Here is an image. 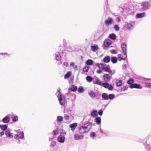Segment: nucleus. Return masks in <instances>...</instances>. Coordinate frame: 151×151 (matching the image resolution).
<instances>
[{"instance_id":"4468645a","label":"nucleus","mask_w":151,"mask_h":151,"mask_svg":"<svg viewBox=\"0 0 151 151\" xmlns=\"http://www.w3.org/2000/svg\"><path fill=\"white\" fill-rule=\"evenodd\" d=\"M145 16V12H143L137 14L135 17L137 18H141L144 17Z\"/></svg>"},{"instance_id":"6ab92c4d","label":"nucleus","mask_w":151,"mask_h":151,"mask_svg":"<svg viewBox=\"0 0 151 151\" xmlns=\"http://www.w3.org/2000/svg\"><path fill=\"white\" fill-rule=\"evenodd\" d=\"M111 41L109 40H108L104 42V47H107L111 44Z\"/></svg>"},{"instance_id":"49530a36","label":"nucleus","mask_w":151,"mask_h":151,"mask_svg":"<svg viewBox=\"0 0 151 151\" xmlns=\"http://www.w3.org/2000/svg\"><path fill=\"white\" fill-rule=\"evenodd\" d=\"M54 135H56L58 133V129H56L53 131Z\"/></svg>"},{"instance_id":"774afa93","label":"nucleus","mask_w":151,"mask_h":151,"mask_svg":"<svg viewBox=\"0 0 151 151\" xmlns=\"http://www.w3.org/2000/svg\"><path fill=\"white\" fill-rule=\"evenodd\" d=\"M126 62H127V63L128 62V60H127V59H126Z\"/></svg>"},{"instance_id":"2f4dec72","label":"nucleus","mask_w":151,"mask_h":151,"mask_svg":"<svg viewBox=\"0 0 151 151\" xmlns=\"http://www.w3.org/2000/svg\"><path fill=\"white\" fill-rule=\"evenodd\" d=\"M71 75V72H68L65 76L64 78L66 79L68 78Z\"/></svg>"},{"instance_id":"79ce46f5","label":"nucleus","mask_w":151,"mask_h":151,"mask_svg":"<svg viewBox=\"0 0 151 151\" xmlns=\"http://www.w3.org/2000/svg\"><path fill=\"white\" fill-rule=\"evenodd\" d=\"M84 91L83 88H79L78 89V91L79 93H82Z\"/></svg>"},{"instance_id":"4be33fe9","label":"nucleus","mask_w":151,"mask_h":151,"mask_svg":"<svg viewBox=\"0 0 151 151\" xmlns=\"http://www.w3.org/2000/svg\"><path fill=\"white\" fill-rule=\"evenodd\" d=\"M83 135H79L76 134L74 135V137L76 140H79L82 139L83 138Z\"/></svg>"},{"instance_id":"a878e982","label":"nucleus","mask_w":151,"mask_h":151,"mask_svg":"<svg viewBox=\"0 0 151 151\" xmlns=\"http://www.w3.org/2000/svg\"><path fill=\"white\" fill-rule=\"evenodd\" d=\"M91 115L93 117H95L98 116L97 111L96 110L93 111L91 113Z\"/></svg>"},{"instance_id":"de8ad7c7","label":"nucleus","mask_w":151,"mask_h":151,"mask_svg":"<svg viewBox=\"0 0 151 151\" xmlns=\"http://www.w3.org/2000/svg\"><path fill=\"white\" fill-rule=\"evenodd\" d=\"M95 135L96 134L94 132H92L90 134V136L93 138H94Z\"/></svg>"},{"instance_id":"aec40b11","label":"nucleus","mask_w":151,"mask_h":151,"mask_svg":"<svg viewBox=\"0 0 151 151\" xmlns=\"http://www.w3.org/2000/svg\"><path fill=\"white\" fill-rule=\"evenodd\" d=\"M116 85L118 87L121 86L122 84V81L121 80L116 79Z\"/></svg>"},{"instance_id":"f8f14e48","label":"nucleus","mask_w":151,"mask_h":151,"mask_svg":"<svg viewBox=\"0 0 151 151\" xmlns=\"http://www.w3.org/2000/svg\"><path fill=\"white\" fill-rule=\"evenodd\" d=\"M5 135L6 137L9 138H12L13 137L12 134L11 133L10 131L9 130H7L5 131Z\"/></svg>"},{"instance_id":"052dcab7","label":"nucleus","mask_w":151,"mask_h":151,"mask_svg":"<svg viewBox=\"0 0 151 151\" xmlns=\"http://www.w3.org/2000/svg\"><path fill=\"white\" fill-rule=\"evenodd\" d=\"M127 67V65L126 64L123 65L122 66V68H126Z\"/></svg>"},{"instance_id":"6e6552de","label":"nucleus","mask_w":151,"mask_h":151,"mask_svg":"<svg viewBox=\"0 0 151 151\" xmlns=\"http://www.w3.org/2000/svg\"><path fill=\"white\" fill-rule=\"evenodd\" d=\"M63 53V52H56L55 54V59L58 61H60L61 59V54Z\"/></svg>"},{"instance_id":"680f3d73","label":"nucleus","mask_w":151,"mask_h":151,"mask_svg":"<svg viewBox=\"0 0 151 151\" xmlns=\"http://www.w3.org/2000/svg\"><path fill=\"white\" fill-rule=\"evenodd\" d=\"M99 132L103 134L104 133L103 131V130L101 129V128L99 129Z\"/></svg>"},{"instance_id":"ddd939ff","label":"nucleus","mask_w":151,"mask_h":151,"mask_svg":"<svg viewBox=\"0 0 151 151\" xmlns=\"http://www.w3.org/2000/svg\"><path fill=\"white\" fill-rule=\"evenodd\" d=\"M65 138L64 137L62 136V135H60L58 137V142L63 143L65 141Z\"/></svg>"},{"instance_id":"e433bc0d","label":"nucleus","mask_w":151,"mask_h":151,"mask_svg":"<svg viewBox=\"0 0 151 151\" xmlns=\"http://www.w3.org/2000/svg\"><path fill=\"white\" fill-rule=\"evenodd\" d=\"M63 120V117L61 116H58L57 117V120L58 122H61Z\"/></svg>"},{"instance_id":"c9c22d12","label":"nucleus","mask_w":151,"mask_h":151,"mask_svg":"<svg viewBox=\"0 0 151 151\" xmlns=\"http://www.w3.org/2000/svg\"><path fill=\"white\" fill-rule=\"evenodd\" d=\"M89 69V67L88 66H86L83 68V71L86 72H87Z\"/></svg>"},{"instance_id":"69168bd1","label":"nucleus","mask_w":151,"mask_h":151,"mask_svg":"<svg viewBox=\"0 0 151 151\" xmlns=\"http://www.w3.org/2000/svg\"><path fill=\"white\" fill-rule=\"evenodd\" d=\"M77 68V66L76 65H75V67H74V68L75 69H76Z\"/></svg>"},{"instance_id":"f704fd0d","label":"nucleus","mask_w":151,"mask_h":151,"mask_svg":"<svg viewBox=\"0 0 151 151\" xmlns=\"http://www.w3.org/2000/svg\"><path fill=\"white\" fill-rule=\"evenodd\" d=\"M118 60L119 61H121V60H126V59L123 58L121 54H118Z\"/></svg>"},{"instance_id":"20e7f679","label":"nucleus","mask_w":151,"mask_h":151,"mask_svg":"<svg viewBox=\"0 0 151 151\" xmlns=\"http://www.w3.org/2000/svg\"><path fill=\"white\" fill-rule=\"evenodd\" d=\"M127 45L125 43H123L121 45V47L124 55H125L126 58H127Z\"/></svg>"},{"instance_id":"423d86ee","label":"nucleus","mask_w":151,"mask_h":151,"mask_svg":"<svg viewBox=\"0 0 151 151\" xmlns=\"http://www.w3.org/2000/svg\"><path fill=\"white\" fill-rule=\"evenodd\" d=\"M105 71L106 72H108L111 75H112L115 73V71L114 70H112L109 65H107L105 67L104 69Z\"/></svg>"},{"instance_id":"4c0bfd02","label":"nucleus","mask_w":151,"mask_h":151,"mask_svg":"<svg viewBox=\"0 0 151 151\" xmlns=\"http://www.w3.org/2000/svg\"><path fill=\"white\" fill-rule=\"evenodd\" d=\"M12 121L13 122H16L18 121V117L17 116H14L12 118Z\"/></svg>"},{"instance_id":"338daca9","label":"nucleus","mask_w":151,"mask_h":151,"mask_svg":"<svg viewBox=\"0 0 151 151\" xmlns=\"http://www.w3.org/2000/svg\"><path fill=\"white\" fill-rule=\"evenodd\" d=\"M63 133L64 134H66V132H63Z\"/></svg>"},{"instance_id":"f257e3e1","label":"nucleus","mask_w":151,"mask_h":151,"mask_svg":"<svg viewBox=\"0 0 151 151\" xmlns=\"http://www.w3.org/2000/svg\"><path fill=\"white\" fill-rule=\"evenodd\" d=\"M91 123L88 122L83 125L79 128L78 132L80 134H83L89 131L91 128Z\"/></svg>"},{"instance_id":"b1692460","label":"nucleus","mask_w":151,"mask_h":151,"mask_svg":"<svg viewBox=\"0 0 151 151\" xmlns=\"http://www.w3.org/2000/svg\"><path fill=\"white\" fill-rule=\"evenodd\" d=\"M102 97L103 99L105 100H108V95L106 93H103L102 94Z\"/></svg>"},{"instance_id":"7c9ffc66","label":"nucleus","mask_w":151,"mask_h":151,"mask_svg":"<svg viewBox=\"0 0 151 151\" xmlns=\"http://www.w3.org/2000/svg\"><path fill=\"white\" fill-rule=\"evenodd\" d=\"M93 63V61L91 59H89L87 61L86 64L87 65H92Z\"/></svg>"},{"instance_id":"412c9836","label":"nucleus","mask_w":151,"mask_h":151,"mask_svg":"<svg viewBox=\"0 0 151 151\" xmlns=\"http://www.w3.org/2000/svg\"><path fill=\"white\" fill-rule=\"evenodd\" d=\"M110 60V57L109 56H106L103 59V61L105 63H108L109 62Z\"/></svg>"},{"instance_id":"393cba45","label":"nucleus","mask_w":151,"mask_h":151,"mask_svg":"<svg viewBox=\"0 0 151 151\" xmlns=\"http://www.w3.org/2000/svg\"><path fill=\"white\" fill-rule=\"evenodd\" d=\"M89 96L92 98H95L96 96V95L95 93L92 91H90L89 93H88Z\"/></svg>"},{"instance_id":"603ef678","label":"nucleus","mask_w":151,"mask_h":151,"mask_svg":"<svg viewBox=\"0 0 151 151\" xmlns=\"http://www.w3.org/2000/svg\"><path fill=\"white\" fill-rule=\"evenodd\" d=\"M56 144V142L55 141L52 142L51 143V146H54Z\"/></svg>"},{"instance_id":"864d4df0","label":"nucleus","mask_w":151,"mask_h":151,"mask_svg":"<svg viewBox=\"0 0 151 151\" xmlns=\"http://www.w3.org/2000/svg\"><path fill=\"white\" fill-rule=\"evenodd\" d=\"M126 89V87L125 86H124L121 88V91H125Z\"/></svg>"},{"instance_id":"cd10ccee","label":"nucleus","mask_w":151,"mask_h":151,"mask_svg":"<svg viewBox=\"0 0 151 151\" xmlns=\"http://www.w3.org/2000/svg\"><path fill=\"white\" fill-rule=\"evenodd\" d=\"M109 37L111 40H115L116 38V35L112 33L109 35Z\"/></svg>"},{"instance_id":"6e6d98bb","label":"nucleus","mask_w":151,"mask_h":151,"mask_svg":"<svg viewBox=\"0 0 151 151\" xmlns=\"http://www.w3.org/2000/svg\"><path fill=\"white\" fill-rule=\"evenodd\" d=\"M146 85L148 87H151V83H147L146 84Z\"/></svg>"},{"instance_id":"9b49d317","label":"nucleus","mask_w":151,"mask_h":151,"mask_svg":"<svg viewBox=\"0 0 151 151\" xmlns=\"http://www.w3.org/2000/svg\"><path fill=\"white\" fill-rule=\"evenodd\" d=\"M129 88H135L138 89H142V87L140 85L135 83L129 86Z\"/></svg>"},{"instance_id":"a19ab883","label":"nucleus","mask_w":151,"mask_h":151,"mask_svg":"<svg viewBox=\"0 0 151 151\" xmlns=\"http://www.w3.org/2000/svg\"><path fill=\"white\" fill-rule=\"evenodd\" d=\"M127 83L128 84L131 85L133 83V80L132 79H131L127 81Z\"/></svg>"},{"instance_id":"0e129e2a","label":"nucleus","mask_w":151,"mask_h":151,"mask_svg":"<svg viewBox=\"0 0 151 151\" xmlns=\"http://www.w3.org/2000/svg\"><path fill=\"white\" fill-rule=\"evenodd\" d=\"M102 65L104 66V67H106V66H105L106 64L105 63H102Z\"/></svg>"},{"instance_id":"bb28decb","label":"nucleus","mask_w":151,"mask_h":151,"mask_svg":"<svg viewBox=\"0 0 151 151\" xmlns=\"http://www.w3.org/2000/svg\"><path fill=\"white\" fill-rule=\"evenodd\" d=\"M111 61L113 63H115L117 62V58L116 57H113L111 58Z\"/></svg>"},{"instance_id":"2eb2a0df","label":"nucleus","mask_w":151,"mask_h":151,"mask_svg":"<svg viewBox=\"0 0 151 151\" xmlns=\"http://www.w3.org/2000/svg\"><path fill=\"white\" fill-rule=\"evenodd\" d=\"M133 25L132 24L130 23H126L125 25V27L127 29H131L133 28Z\"/></svg>"},{"instance_id":"9d476101","label":"nucleus","mask_w":151,"mask_h":151,"mask_svg":"<svg viewBox=\"0 0 151 151\" xmlns=\"http://www.w3.org/2000/svg\"><path fill=\"white\" fill-rule=\"evenodd\" d=\"M103 78L105 82H108L110 80V75L108 74H105L103 75Z\"/></svg>"},{"instance_id":"a18cd8bd","label":"nucleus","mask_w":151,"mask_h":151,"mask_svg":"<svg viewBox=\"0 0 151 151\" xmlns=\"http://www.w3.org/2000/svg\"><path fill=\"white\" fill-rule=\"evenodd\" d=\"M110 52L112 54H115L117 53V51L114 50H111L110 51Z\"/></svg>"},{"instance_id":"c85d7f7f","label":"nucleus","mask_w":151,"mask_h":151,"mask_svg":"<svg viewBox=\"0 0 151 151\" xmlns=\"http://www.w3.org/2000/svg\"><path fill=\"white\" fill-rule=\"evenodd\" d=\"M91 48L93 51L95 52L98 49V47L97 45H95L92 46Z\"/></svg>"},{"instance_id":"58836bf2","label":"nucleus","mask_w":151,"mask_h":151,"mask_svg":"<svg viewBox=\"0 0 151 151\" xmlns=\"http://www.w3.org/2000/svg\"><path fill=\"white\" fill-rule=\"evenodd\" d=\"M96 83L97 84L102 86L103 83H102L101 81H100L99 80H98L96 81Z\"/></svg>"},{"instance_id":"bf43d9fd","label":"nucleus","mask_w":151,"mask_h":151,"mask_svg":"<svg viewBox=\"0 0 151 151\" xmlns=\"http://www.w3.org/2000/svg\"><path fill=\"white\" fill-rule=\"evenodd\" d=\"M100 63H96L95 64V65L96 66L98 67L99 68V66H100Z\"/></svg>"},{"instance_id":"4d7b16f0","label":"nucleus","mask_w":151,"mask_h":151,"mask_svg":"<svg viewBox=\"0 0 151 151\" xmlns=\"http://www.w3.org/2000/svg\"><path fill=\"white\" fill-rule=\"evenodd\" d=\"M4 132H0V136H2V135H4Z\"/></svg>"},{"instance_id":"37998d69","label":"nucleus","mask_w":151,"mask_h":151,"mask_svg":"<svg viewBox=\"0 0 151 151\" xmlns=\"http://www.w3.org/2000/svg\"><path fill=\"white\" fill-rule=\"evenodd\" d=\"M64 118L65 119L67 120H68L69 118V116L68 114H65L64 116Z\"/></svg>"},{"instance_id":"39448f33","label":"nucleus","mask_w":151,"mask_h":151,"mask_svg":"<svg viewBox=\"0 0 151 151\" xmlns=\"http://www.w3.org/2000/svg\"><path fill=\"white\" fill-rule=\"evenodd\" d=\"M105 82L103 83L102 86L108 89L109 90L112 91L113 89V87L111 84H109L108 83Z\"/></svg>"},{"instance_id":"5701e85b","label":"nucleus","mask_w":151,"mask_h":151,"mask_svg":"<svg viewBox=\"0 0 151 151\" xmlns=\"http://www.w3.org/2000/svg\"><path fill=\"white\" fill-rule=\"evenodd\" d=\"M95 122L98 125H100L101 123V119L99 117H97L95 119Z\"/></svg>"},{"instance_id":"c756f323","label":"nucleus","mask_w":151,"mask_h":151,"mask_svg":"<svg viewBox=\"0 0 151 151\" xmlns=\"http://www.w3.org/2000/svg\"><path fill=\"white\" fill-rule=\"evenodd\" d=\"M0 128H1L2 130H5L7 129V127L6 125H0Z\"/></svg>"},{"instance_id":"0eeeda50","label":"nucleus","mask_w":151,"mask_h":151,"mask_svg":"<svg viewBox=\"0 0 151 151\" xmlns=\"http://www.w3.org/2000/svg\"><path fill=\"white\" fill-rule=\"evenodd\" d=\"M24 137V133L23 132H18L17 134L14 136V138L16 139H18Z\"/></svg>"},{"instance_id":"3c124183","label":"nucleus","mask_w":151,"mask_h":151,"mask_svg":"<svg viewBox=\"0 0 151 151\" xmlns=\"http://www.w3.org/2000/svg\"><path fill=\"white\" fill-rule=\"evenodd\" d=\"M103 111L102 110H100L99 111L98 113L101 116L103 114Z\"/></svg>"},{"instance_id":"1a4fd4ad","label":"nucleus","mask_w":151,"mask_h":151,"mask_svg":"<svg viewBox=\"0 0 151 151\" xmlns=\"http://www.w3.org/2000/svg\"><path fill=\"white\" fill-rule=\"evenodd\" d=\"M109 20H106L105 21V24L106 26H109L111 25L113 22V19L111 17H109Z\"/></svg>"},{"instance_id":"ea45409f","label":"nucleus","mask_w":151,"mask_h":151,"mask_svg":"<svg viewBox=\"0 0 151 151\" xmlns=\"http://www.w3.org/2000/svg\"><path fill=\"white\" fill-rule=\"evenodd\" d=\"M114 28L116 31H118L119 29V27L118 25L116 24L114 26Z\"/></svg>"},{"instance_id":"5fc2aeb1","label":"nucleus","mask_w":151,"mask_h":151,"mask_svg":"<svg viewBox=\"0 0 151 151\" xmlns=\"http://www.w3.org/2000/svg\"><path fill=\"white\" fill-rule=\"evenodd\" d=\"M97 73L99 74L101 73H102V70H99L97 71Z\"/></svg>"},{"instance_id":"09e8293b","label":"nucleus","mask_w":151,"mask_h":151,"mask_svg":"<svg viewBox=\"0 0 151 151\" xmlns=\"http://www.w3.org/2000/svg\"><path fill=\"white\" fill-rule=\"evenodd\" d=\"M68 64L67 62H65L63 63V67H64V66L67 67V66H68Z\"/></svg>"},{"instance_id":"f03ea898","label":"nucleus","mask_w":151,"mask_h":151,"mask_svg":"<svg viewBox=\"0 0 151 151\" xmlns=\"http://www.w3.org/2000/svg\"><path fill=\"white\" fill-rule=\"evenodd\" d=\"M60 91V89L58 90L56 93V95L58 99L60 104L61 105H63L65 103V99L64 96L62 94Z\"/></svg>"},{"instance_id":"a211bd4d","label":"nucleus","mask_w":151,"mask_h":151,"mask_svg":"<svg viewBox=\"0 0 151 151\" xmlns=\"http://www.w3.org/2000/svg\"><path fill=\"white\" fill-rule=\"evenodd\" d=\"M77 89V87L74 85H73L70 88L68 89V92H70L71 91H75Z\"/></svg>"},{"instance_id":"13d9d810","label":"nucleus","mask_w":151,"mask_h":151,"mask_svg":"<svg viewBox=\"0 0 151 151\" xmlns=\"http://www.w3.org/2000/svg\"><path fill=\"white\" fill-rule=\"evenodd\" d=\"M74 63L72 62L70 63V66L71 67H73L74 66Z\"/></svg>"},{"instance_id":"f3484780","label":"nucleus","mask_w":151,"mask_h":151,"mask_svg":"<svg viewBox=\"0 0 151 151\" xmlns=\"http://www.w3.org/2000/svg\"><path fill=\"white\" fill-rule=\"evenodd\" d=\"M77 126V124L76 123H75L70 124V128L71 130L73 131L75 129Z\"/></svg>"},{"instance_id":"dca6fc26","label":"nucleus","mask_w":151,"mask_h":151,"mask_svg":"<svg viewBox=\"0 0 151 151\" xmlns=\"http://www.w3.org/2000/svg\"><path fill=\"white\" fill-rule=\"evenodd\" d=\"M10 120V118L9 116H7L2 119V121L4 123H8L9 122Z\"/></svg>"},{"instance_id":"72a5a7b5","label":"nucleus","mask_w":151,"mask_h":151,"mask_svg":"<svg viewBox=\"0 0 151 151\" xmlns=\"http://www.w3.org/2000/svg\"><path fill=\"white\" fill-rule=\"evenodd\" d=\"M87 81L88 82H91L92 81L93 78L92 77L90 76H87L86 77Z\"/></svg>"},{"instance_id":"7ed1b4c3","label":"nucleus","mask_w":151,"mask_h":151,"mask_svg":"<svg viewBox=\"0 0 151 151\" xmlns=\"http://www.w3.org/2000/svg\"><path fill=\"white\" fill-rule=\"evenodd\" d=\"M142 8H140L141 11H144L149 9L150 5L148 2H143L141 5Z\"/></svg>"},{"instance_id":"e2e57ef3","label":"nucleus","mask_w":151,"mask_h":151,"mask_svg":"<svg viewBox=\"0 0 151 151\" xmlns=\"http://www.w3.org/2000/svg\"><path fill=\"white\" fill-rule=\"evenodd\" d=\"M117 19L118 21V22H120L121 21L119 17H118L117 18Z\"/></svg>"},{"instance_id":"c03bdc74","label":"nucleus","mask_w":151,"mask_h":151,"mask_svg":"<svg viewBox=\"0 0 151 151\" xmlns=\"http://www.w3.org/2000/svg\"><path fill=\"white\" fill-rule=\"evenodd\" d=\"M72 98L71 99V100L72 101H73L75 100L76 96L75 94H73L72 95Z\"/></svg>"},{"instance_id":"8fccbe9b","label":"nucleus","mask_w":151,"mask_h":151,"mask_svg":"<svg viewBox=\"0 0 151 151\" xmlns=\"http://www.w3.org/2000/svg\"><path fill=\"white\" fill-rule=\"evenodd\" d=\"M99 68L101 69L104 70L105 67H104V66L102 65V63H100V66H99Z\"/></svg>"},{"instance_id":"473e14b6","label":"nucleus","mask_w":151,"mask_h":151,"mask_svg":"<svg viewBox=\"0 0 151 151\" xmlns=\"http://www.w3.org/2000/svg\"><path fill=\"white\" fill-rule=\"evenodd\" d=\"M108 99L112 100L114 98L115 96L113 94H110L108 95Z\"/></svg>"}]
</instances>
